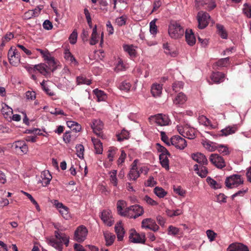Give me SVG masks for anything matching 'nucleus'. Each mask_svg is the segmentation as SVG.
Wrapping results in <instances>:
<instances>
[{
	"mask_svg": "<svg viewBox=\"0 0 251 251\" xmlns=\"http://www.w3.org/2000/svg\"><path fill=\"white\" fill-rule=\"evenodd\" d=\"M67 125L72 129L73 131H74L76 132H79L81 129V126L78 123L75 122H68L67 123Z\"/></svg>",
	"mask_w": 251,
	"mask_h": 251,
	"instance_id": "72a5a7b5",
	"label": "nucleus"
},
{
	"mask_svg": "<svg viewBox=\"0 0 251 251\" xmlns=\"http://www.w3.org/2000/svg\"><path fill=\"white\" fill-rule=\"evenodd\" d=\"M110 181L115 186H116L118 184V180L116 177L117 171L113 170L110 173Z\"/></svg>",
	"mask_w": 251,
	"mask_h": 251,
	"instance_id": "79ce46f5",
	"label": "nucleus"
},
{
	"mask_svg": "<svg viewBox=\"0 0 251 251\" xmlns=\"http://www.w3.org/2000/svg\"><path fill=\"white\" fill-rule=\"evenodd\" d=\"M64 58L69 61L71 63L75 62L76 63V61L74 56L70 52L69 50H66L64 53Z\"/></svg>",
	"mask_w": 251,
	"mask_h": 251,
	"instance_id": "ea45409f",
	"label": "nucleus"
},
{
	"mask_svg": "<svg viewBox=\"0 0 251 251\" xmlns=\"http://www.w3.org/2000/svg\"><path fill=\"white\" fill-rule=\"evenodd\" d=\"M43 26L47 30H50L52 28V24L49 20H46L43 23Z\"/></svg>",
	"mask_w": 251,
	"mask_h": 251,
	"instance_id": "774afa93",
	"label": "nucleus"
},
{
	"mask_svg": "<svg viewBox=\"0 0 251 251\" xmlns=\"http://www.w3.org/2000/svg\"><path fill=\"white\" fill-rule=\"evenodd\" d=\"M88 234L87 228L83 225L78 226L74 234V239L78 242H82L86 238Z\"/></svg>",
	"mask_w": 251,
	"mask_h": 251,
	"instance_id": "423d86ee",
	"label": "nucleus"
},
{
	"mask_svg": "<svg viewBox=\"0 0 251 251\" xmlns=\"http://www.w3.org/2000/svg\"><path fill=\"white\" fill-rule=\"evenodd\" d=\"M162 90V84H153L151 87V93L154 97L159 96Z\"/></svg>",
	"mask_w": 251,
	"mask_h": 251,
	"instance_id": "b1692460",
	"label": "nucleus"
},
{
	"mask_svg": "<svg viewBox=\"0 0 251 251\" xmlns=\"http://www.w3.org/2000/svg\"><path fill=\"white\" fill-rule=\"evenodd\" d=\"M103 234L106 242V245L107 246H111L115 240V236L108 232H104Z\"/></svg>",
	"mask_w": 251,
	"mask_h": 251,
	"instance_id": "2f4dec72",
	"label": "nucleus"
},
{
	"mask_svg": "<svg viewBox=\"0 0 251 251\" xmlns=\"http://www.w3.org/2000/svg\"><path fill=\"white\" fill-rule=\"evenodd\" d=\"M168 33L172 38L178 39L183 36L184 29L179 23L172 21L169 25Z\"/></svg>",
	"mask_w": 251,
	"mask_h": 251,
	"instance_id": "f03ea898",
	"label": "nucleus"
},
{
	"mask_svg": "<svg viewBox=\"0 0 251 251\" xmlns=\"http://www.w3.org/2000/svg\"><path fill=\"white\" fill-rule=\"evenodd\" d=\"M185 39L187 44L193 46L196 43V38L192 29H186L185 31Z\"/></svg>",
	"mask_w": 251,
	"mask_h": 251,
	"instance_id": "6ab92c4d",
	"label": "nucleus"
},
{
	"mask_svg": "<svg viewBox=\"0 0 251 251\" xmlns=\"http://www.w3.org/2000/svg\"><path fill=\"white\" fill-rule=\"evenodd\" d=\"M90 126L96 135L98 136H101L102 135V130L103 129V125L100 120L94 119L90 124Z\"/></svg>",
	"mask_w": 251,
	"mask_h": 251,
	"instance_id": "f8f14e48",
	"label": "nucleus"
},
{
	"mask_svg": "<svg viewBox=\"0 0 251 251\" xmlns=\"http://www.w3.org/2000/svg\"><path fill=\"white\" fill-rule=\"evenodd\" d=\"M59 211L64 219H68L70 217V215L69 213V208L67 206H65L62 209H60Z\"/></svg>",
	"mask_w": 251,
	"mask_h": 251,
	"instance_id": "49530a36",
	"label": "nucleus"
},
{
	"mask_svg": "<svg viewBox=\"0 0 251 251\" xmlns=\"http://www.w3.org/2000/svg\"><path fill=\"white\" fill-rule=\"evenodd\" d=\"M168 154L161 153L159 155V160L162 166L166 169H169Z\"/></svg>",
	"mask_w": 251,
	"mask_h": 251,
	"instance_id": "c756f323",
	"label": "nucleus"
},
{
	"mask_svg": "<svg viewBox=\"0 0 251 251\" xmlns=\"http://www.w3.org/2000/svg\"><path fill=\"white\" fill-rule=\"evenodd\" d=\"M94 94L96 95L98 101H105L107 97L105 93L98 89H95L93 90Z\"/></svg>",
	"mask_w": 251,
	"mask_h": 251,
	"instance_id": "c85d7f7f",
	"label": "nucleus"
},
{
	"mask_svg": "<svg viewBox=\"0 0 251 251\" xmlns=\"http://www.w3.org/2000/svg\"><path fill=\"white\" fill-rule=\"evenodd\" d=\"M156 19H154L150 24V32L152 34H155L157 32V27L155 25Z\"/></svg>",
	"mask_w": 251,
	"mask_h": 251,
	"instance_id": "3c124183",
	"label": "nucleus"
},
{
	"mask_svg": "<svg viewBox=\"0 0 251 251\" xmlns=\"http://www.w3.org/2000/svg\"><path fill=\"white\" fill-rule=\"evenodd\" d=\"M192 158L198 163L202 165L207 164L208 161L205 156L201 153L197 152L191 155Z\"/></svg>",
	"mask_w": 251,
	"mask_h": 251,
	"instance_id": "a211bd4d",
	"label": "nucleus"
},
{
	"mask_svg": "<svg viewBox=\"0 0 251 251\" xmlns=\"http://www.w3.org/2000/svg\"><path fill=\"white\" fill-rule=\"evenodd\" d=\"M202 144L203 147L209 151H214L217 149L218 144L210 141H203Z\"/></svg>",
	"mask_w": 251,
	"mask_h": 251,
	"instance_id": "bb28decb",
	"label": "nucleus"
},
{
	"mask_svg": "<svg viewBox=\"0 0 251 251\" xmlns=\"http://www.w3.org/2000/svg\"><path fill=\"white\" fill-rule=\"evenodd\" d=\"M194 167L195 171H197V174L201 177H205L207 176L208 174V171L206 167L203 166H199L196 164L194 165Z\"/></svg>",
	"mask_w": 251,
	"mask_h": 251,
	"instance_id": "393cba45",
	"label": "nucleus"
},
{
	"mask_svg": "<svg viewBox=\"0 0 251 251\" xmlns=\"http://www.w3.org/2000/svg\"><path fill=\"white\" fill-rule=\"evenodd\" d=\"M115 231L117 234L118 240L122 241L125 235V230L122 225V222L117 223L115 226Z\"/></svg>",
	"mask_w": 251,
	"mask_h": 251,
	"instance_id": "412c9836",
	"label": "nucleus"
},
{
	"mask_svg": "<svg viewBox=\"0 0 251 251\" xmlns=\"http://www.w3.org/2000/svg\"><path fill=\"white\" fill-rule=\"evenodd\" d=\"M129 238L131 242L133 243H144L145 242V233L139 234L134 229L130 230Z\"/></svg>",
	"mask_w": 251,
	"mask_h": 251,
	"instance_id": "6e6552de",
	"label": "nucleus"
},
{
	"mask_svg": "<svg viewBox=\"0 0 251 251\" xmlns=\"http://www.w3.org/2000/svg\"><path fill=\"white\" fill-rule=\"evenodd\" d=\"M116 149L114 147L109 148L107 155V157L109 161L112 162L113 161V157L116 153Z\"/></svg>",
	"mask_w": 251,
	"mask_h": 251,
	"instance_id": "603ef678",
	"label": "nucleus"
},
{
	"mask_svg": "<svg viewBox=\"0 0 251 251\" xmlns=\"http://www.w3.org/2000/svg\"><path fill=\"white\" fill-rule=\"evenodd\" d=\"M55 239L51 241L52 246L59 251L63 248V243L67 247L69 243V237L63 233L55 231Z\"/></svg>",
	"mask_w": 251,
	"mask_h": 251,
	"instance_id": "7ed1b4c3",
	"label": "nucleus"
},
{
	"mask_svg": "<svg viewBox=\"0 0 251 251\" xmlns=\"http://www.w3.org/2000/svg\"><path fill=\"white\" fill-rule=\"evenodd\" d=\"M184 83L181 81H176L173 84V90L175 92L179 91L183 87Z\"/></svg>",
	"mask_w": 251,
	"mask_h": 251,
	"instance_id": "37998d69",
	"label": "nucleus"
},
{
	"mask_svg": "<svg viewBox=\"0 0 251 251\" xmlns=\"http://www.w3.org/2000/svg\"><path fill=\"white\" fill-rule=\"evenodd\" d=\"M199 123L204 126H208L210 124V120L203 115L200 116L198 118Z\"/></svg>",
	"mask_w": 251,
	"mask_h": 251,
	"instance_id": "09e8293b",
	"label": "nucleus"
},
{
	"mask_svg": "<svg viewBox=\"0 0 251 251\" xmlns=\"http://www.w3.org/2000/svg\"><path fill=\"white\" fill-rule=\"evenodd\" d=\"M126 205V201L119 200L117 203V209L119 214L122 216L136 219L144 213L143 207L139 205H133L123 209Z\"/></svg>",
	"mask_w": 251,
	"mask_h": 251,
	"instance_id": "f257e3e1",
	"label": "nucleus"
},
{
	"mask_svg": "<svg viewBox=\"0 0 251 251\" xmlns=\"http://www.w3.org/2000/svg\"><path fill=\"white\" fill-rule=\"evenodd\" d=\"M35 69H36V71H38L41 74L45 76L46 77H48L50 75V72L49 71V69H48L47 65L45 63H40L38 65H36Z\"/></svg>",
	"mask_w": 251,
	"mask_h": 251,
	"instance_id": "aec40b11",
	"label": "nucleus"
},
{
	"mask_svg": "<svg viewBox=\"0 0 251 251\" xmlns=\"http://www.w3.org/2000/svg\"><path fill=\"white\" fill-rule=\"evenodd\" d=\"M143 200L146 201L147 203L152 206H154L158 204V203L155 201L153 200L147 195L144 197Z\"/></svg>",
	"mask_w": 251,
	"mask_h": 251,
	"instance_id": "13d9d810",
	"label": "nucleus"
},
{
	"mask_svg": "<svg viewBox=\"0 0 251 251\" xmlns=\"http://www.w3.org/2000/svg\"><path fill=\"white\" fill-rule=\"evenodd\" d=\"M76 151L77 156L80 158H83V152L84 151V147L81 144H78L76 146Z\"/></svg>",
	"mask_w": 251,
	"mask_h": 251,
	"instance_id": "a19ab883",
	"label": "nucleus"
},
{
	"mask_svg": "<svg viewBox=\"0 0 251 251\" xmlns=\"http://www.w3.org/2000/svg\"><path fill=\"white\" fill-rule=\"evenodd\" d=\"M176 129L179 133L185 138L193 139L196 137V131L195 129L187 125L183 126L178 125L176 126Z\"/></svg>",
	"mask_w": 251,
	"mask_h": 251,
	"instance_id": "20e7f679",
	"label": "nucleus"
},
{
	"mask_svg": "<svg viewBox=\"0 0 251 251\" xmlns=\"http://www.w3.org/2000/svg\"><path fill=\"white\" fill-rule=\"evenodd\" d=\"M163 48L164 49V52L166 54H169L173 57H175L176 55V52L171 51L170 46L168 43L164 44Z\"/></svg>",
	"mask_w": 251,
	"mask_h": 251,
	"instance_id": "8fccbe9b",
	"label": "nucleus"
},
{
	"mask_svg": "<svg viewBox=\"0 0 251 251\" xmlns=\"http://www.w3.org/2000/svg\"><path fill=\"white\" fill-rule=\"evenodd\" d=\"M243 182L241 176L235 174L227 177L225 181V184L228 188H233L243 184Z\"/></svg>",
	"mask_w": 251,
	"mask_h": 251,
	"instance_id": "39448f33",
	"label": "nucleus"
},
{
	"mask_svg": "<svg viewBox=\"0 0 251 251\" xmlns=\"http://www.w3.org/2000/svg\"><path fill=\"white\" fill-rule=\"evenodd\" d=\"M206 234L208 239L211 242L215 240V238L217 235V234L215 232L210 229L206 231Z\"/></svg>",
	"mask_w": 251,
	"mask_h": 251,
	"instance_id": "e2e57ef3",
	"label": "nucleus"
},
{
	"mask_svg": "<svg viewBox=\"0 0 251 251\" xmlns=\"http://www.w3.org/2000/svg\"><path fill=\"white\" fill-rule=\"evenodd\" d=\"M179 230L178 228L170 226L168 227V234L176 235L178 234Z\"/></svg>",
	"mask_w": 251,
	"mask_h": 251,
	"instance_id": "052dcab7",
	"label": "nucleus"
},
{
	"mask_svg": "<svg viewBox=\"0 0 251 251\" xmlns=\"http://www.w3.org/2000/svg\"><path fill=\"white\" fill-rule=\"evenodd\" d=\"M206 181L211 187L215 189L220 188V185L215 180L210 177H207Z\"/></svg>",
	"mask_w": 251,
	"mask_h": 251,
	"instance_id": "de8ad7c7",
	"label": "nucleus"
},
{
	"mask_svg": "<svg viewBox=\"0 0 251 251\" xmlns=\"http://www.w3.org/2000/svg\"><path fill=\"white\" fill-rule=\"evenodd\" d=\"M12 147H14L16 151L20 150L23 153H26L28 151V147L24 141H15L12 144Z\"/></svg>",
	"mask_w": 251,
	"mask_h": 251,
	"instance_id": "dca6fc26",
	"label": "nucleus"
},
{
	"mask_svg": "<svg viewBox=\"0 0 251 251\" xmlns=\"http://www.w3.org/2000/svg\"><path fill=\"white\" fill-rule=\"evenodd\" d=\"M154 118L155 122L161 126L167 125L170 122L168 116L162 114H158L155 115Z\"/></svg>",
	"mask_w": 251,
	"mask_h": 251,
	"instance_id": "2eb2a0df",
	"label": "nucleus"
},
{
	"mask_svg": "<svg viewBox=\"0 0 251 251\" xmlns=\"http://www.w3.org/2000/svg\"><path fill=\"white\" fill-rule=\"evenodd\" d=\"M77 33L76 30H74L69 37L70 42L71 44H75L76 42Z\"/></svg>",
	"mask_w": 251,
	"mask_h": 251,
	"instance_id": "6e6d98bb",
	"label": "nucleus"
},
{
	"mask_svg": "<svg viewBox=\"0 0 251 251\" xmlns=\"http://www.w3.org/2000/svg\"><path fill=\"white\" fill-rule=\"evenodd\" d=\"M216 27L218 34L223 39H226L227 38V33L223 25L217 24Z\"/></svg>",
	"mask_w": 251,
	"mask_h": 251,
	"instance_id": "473e14b6",
	"label": "nucleus"
},
{
	"mask_svg": "<svg viewBox=\"0 0 251 251\" xmlns=\"http://www.w3.org/2000/svg\"><path fill=\"white\" fill-rule=\"evenodd\" d=\"M153 191L155 195L160 198L164 197L167 195V192L161 187H156Z\"/></svg>",
	"mask_w": 251,
	"mask_h": 251,
	"instance_id": "e433bc0d",
	"label": "nucleus"
},
{
	"mask_svg": "<svg viewBox=\"0 0 251 251\" xmlns=\"http://www.w3.org/2000/svg\"><path fill=\"white\" fill-rule=\"evenodd\" d=\"M225 77V75L219 72H213L210 76L211 79L213 82L216 83H220L223 82Z\"/></svg>",
	"mask_w": 251,
	"mask_h": 251,
	"instance_id": "4be33fe9",
	"label": "nucleus"
},
{
	"mask_svg": "<svg viewBox=\"0 0 251 251\" xmlns=\"http://www.w3.org/2000/svg\"><path fill=\"white\" fill-rule=\"evenodd\" d=\"M36 50L39 51L41 55L42 56V57L44 58V60L48 58V57L50 55V52L49 51L47 50H42L40 49H36Z\"/></svg>",
	"mask_w": 251,
	"mask_h": 251,
	"instance_id": "864d4df0",
	"label": "nucleus"
},
{
	"mask_svg": "<svg viewBox=\"0 0 251 251\" xmlns=\"http://www.w3.org/2000/svg\"><path fill=\"white\" fill-rule=\"evenodd\" d=\"M76 82L78 85L86 84L89 85L91 83V80L87 79L83 76H79L76 78Z\"/></svg>",
	"mask_w": 251,
	"mask_h": 251,
	"instance_id": "f704fd0d",
	"label": "nucleus"
},
{
	"mask_svg": "<svg viewBox=\"0 0 251 251\" xmlns=\"http://www.w3.org/2000/svg\"><path fill=\"white\" fill-rule=\"evenodd\" d=\"M128 176L130 179L135 180L140 176V172L138 170L131 168Z\"/></svg>",
	"mask_w": 251,
	"mask_h": 251,
	"instance_id": "4c0bfd02",
	"label": "nucleus"
},
{
	"mask_svg": "<svg viewBox=\"0 0 251 251\" xmlns=\"http://www.w3.org/2000/svg\"><path fill=\"white\" fill-rule=\"evenodd\" d=\"M174 191L176 194L181 196H184L185 194V191L181 189L180 186H177V187H174Z\"/></svg>",
	"mask_w": 251,
	"mask_h": 251,
	"instance_id": "338daca9",
	"label": "nucleus"
},
{
	"mask_svg": "<svg viewBox=\"0 0 251 251\" xmlns=\"http://www.w3.org/2000/svg\"><path fill=\"white\" fill-rule=\"evenodd\" d=\"M126 16H122L116 18L115 23L119 26H122L126 25Z\"/></svg>",
	"mask_w": 251,
	"mask_h": 251,
	"instance_id": "a18cd8bd",
	"label": "nucleus"
},
{
	"mask_svg": "<svg viewBox=\"0 0 251 251\" xmlns=\"http://www.w3.org/2000/svg\"><path fill=\"white\" fill-rule=\"evenodd\" d=\"M171 144L180 150L184 149L187 146L186 140L178 135L174 136L171 138Z\"/></svg>",
	"mask_w": 251,
	"mask_h": 251,
	"instance_id": "1a4fd4ad",
	"label": "nucleus"
},
{
	"mask_svg": "<svg viewBox=\"0 0 251 251\" xmlns=\"http://www.w3.org/2000/svg\"><path fill=\"white\" fill-rule=\"evenodd\" d=\"M209 160L218 168L222 169L226 166L224 158L217 154H212L209 157Z\"/></svg>",
	"mask_w": 251,
	"mask_h": 251,
	"instance_id": "9d476101",
	"label": "nucleus"
},
{
	"mask_svg": "<svg viewBox=\"0 0 251 251\" xmlns=\"http://www.w3.org/2000/svg\"><path fill=\"white\" fill-rule=\"evenodd\" d=\"M152 220L151 218L144 219L142 222V227L146 228H149Z\"/></svg>",
	"mask_w": 251,
	"mask_h": 251,
	"instance_id": "680f3d73",
	"label": "nucleus"
},
{
	"mask_svg": "<svg viewBox=\"0 0 251 251\" xmlns=\"http://www.w3.org/2000/svg\"><path fill=\"white\" fill-rule=\"evenodd\" d=\"M244 8L243 9L244 13L246 16L249 17H251V5L245 3L244 5Z\"/></svg>",
	"mask_w": 251,
	"mask_h": 251,
	"instance_id": "4d7b16f0",
	"label": "nucleus"
},
{
	"mask_svg": "<svg viewBox=\"0 0 251 251\" xmlns=\"http://www.w3.org/2000/svg\"><path fill=\"white\" fill-rule=\"evenodd\" d=\"M45 178H43V182L46 185L49 184L52 178V176L50 174L49 171L44 172Z\"/></svg>",
	"mask_w": 251,
	"mask_h": 251,
	"instance_id": "bf43d9fd",
	"label": "nucleus"
},
{
	"mask_svg": "<svg viewBox=\"0 0 251 251\" xmlns=\"http://www.w3.org/2000/svg\"><path fill=\"white\" fill-rule=\"evenodd\" d=\"M8 57L10 63L13 66H17L20 62V55L17 50H12L11 48L8 51Z\"/></svg>",
	"mask_w": 251,
	"mask_h": 251,
	"instance_id": "9b49d317",
	"label": "nucleus"
},
{
	"mask_svg": "<svg viewBox=\"0 0 251 251\" xmlns=\"http://www.w3.org/2000/svg\"><path fill=\"white\" fill-rule=\"evenodd\" d=\"M237 130V128L236 126H228L221 130L222 134L220 135L222 136H227L229 135L234 133Z\"/></svg>",
	"mask_w": 251,
	"mask_h": 251,
	"instance_id": "a878e982",
	"label": "nucleus"
},
{
	"mask_svg": "<svg viewBox=\"0 0 251 251\" xmlns=\"http://www.w3.org/2000/svg\"><path fill=\"white\" fill-rule=\"evenodd\" d=\"M118 141L121 142L129 137V132L126 130H122L120 134L117 135Z\"/></svg>",
	"mask_w": 251,
	"mask_h": 251,
	"instance_id": "c9c22d12",
	"label": "nucleus"
},
{
	"mask_svg": "<svg viewBox=\"0 0 251 251\" xmlns=\"http://www.w3.org/2000/svg\"><path fill=\"white\" fill-rule=\"evenodd\" d=\"M25 96L27 99L33 100L36 98V94L34 91H28L25 93Z\"/></svg>",
	"mask_w": 251,
	"mask_h": 251,
	"instance_id": "69168bd1",
	"label": "nucleus"
},
{
	"mask_svg": "<svg viewBox=\"0 0 251 251\" xmlns=\"http://www.w3.org/2000/svg\"><path fill=\"white\" fill-rule=\"evenodd\" d=\"M92 141L94 146L96 153L97 154H101L103 151L102 143L98 139L95 138H92Z\"/></svg>",
	"mask_w": 251,
	"mask_h": 251,
	"instance_id": "cd10ccee",
	"label": "nucleus"
},
{
	"mask_svg": "<svg viewBox=\"0 0 251 251\" xmlns=\"http://www.w3.org/2000/svg\"><path fill=\"white\" fill-rule=\"evenodd\" d=\"M210 18L209 15L207 13L202 11L199 12L197 15L199 23L198 27L200 29H203L206 27L208 24Z\"/></svg>",
	"mask_w": 251,
	"mask_h": 251,
	"instance_id": "0eeeda50",
	"label": "nucleus"
},
{
	"mask_svg": "<svg viewBox=\"0 0 251 251\" xmlns=\"http://www.w3.org/2000/svg\"><path fill=\"white\" fill-rule=\"evenodd\" d=\"M217 150L219 152L223 153L224 155L229 154L228 149L226 146L218 144Z\"/></svg>",
	"mask_w": 251,
	"mask_h": 251,
	"instance_id": "c03bdc74",
	"label": "nucleus"
},
{
	"mask_svg": "<svg viewBox=\"0 0 251 251\" xmlns=\"http://www.w3.org/2000/svg\"><path fill=\"white\" fill-rule=\"evenodd\" d=\"M131 86V85L129 82L126 81H124L121 83L119 88L121 90L127 92L130 90Z\"/></svg>",
	"mask_w": 251,
	"mask_h": 251,
	"instance_id": "58836bf2",
	"label": "nucleus"
},
{
	"mask_svg": "<svg viewBox=\"0 0 251 251\" xmlns=\"http://www.w3.org/2000/svg\"><path fill=\"white\" fill-rule=\"evenodd\" d=\"M161 134V140L168 146H170L171 145V141H169V139L167 136L166 135L165 132L161 131L160 132Z\"/></svg>",
	"mask_w": 251,
	"mask_h": 251,
	"instance_id": "0e129e2a",
	"label": "nucleus"
},
{
	"mask_svg": "<svg viewBox=\"0 0 251 251\" xmlns=\"http://www.w3.org/2000/svg\"><path fill=\"white\" fill-rule=\"evenodd\" d=\"M227 251H249L247 246L241 243H232L227 249Z\"/></svg>",
	"mask_w": 251,
	"mask_h": 251,
	"instance_id": "f3484780",
	"label": "nucleus"
},
{
	"mask_svg": "<svg viewBox=\"0 0 251 251\" xmlns=\"http://www.w3.org/2000/svg\"><path fill=\"white\" fill-rule=\"evenodd\" d=\"M45 61L48 64V69H49L50 72H53L56 69V62L53 57L50 55Z\"/></svg>",
	"mask_w": 251,
	"mask_h": 251,
	"instance_id": "5701e85b",
	"label": "nucleus"
},
{
	"mask_svg": "<svg viewBox=\"0 0 251 251\" xmlns=\"http://www.w3.org/2000/svg\"><path fill=\"white\" fill-rule=\"evenodd\" d=\"M100 218L103 223L109 226H111L114 222L111 212L109 210H103L101 212Z\"/></svg>",
	"mask_w": 251,
	"mask_h": 251,
	"instance_id": "ddd939ff",
	"label": "nucleus"
},
{
	"mask_svg": "<svg viewBox=\"0 0 251 251\" xmlns=\"http://www.w3.org/2000/svg\"><path fill=\"white\" fill-rule=\"evenodd\" d=\"M187 100L186 96L184 93L180 92L179 93L175 99L174 100V103L176 105L181 104L184 103Z\"/></svg>",
	"mask_w": 251,
	"mask_h": 251,
	"instance_id": "7c9ffc66",
	"label": "nucleus"
},
{
	"mask_svg": "<svg viewBox=\"0 0 251 251\" xmlns=\"http://www.w3.org/2000/svg\"><path fill=\"white\" fill-rule=\"evenodd\" d=\"M124 50L129 56V58L133 59L137 56V47L133 45L125 44L123 46Z\"/></svg>",
	"mask_w": 251,
	"mask_h": 251,
	"instance_id": "4468645a",
	"label": "nucleus"
},
{
	"mask_svg": "<svg viewBox=\"0 0 251 251\" xmlns=\"http://www.w3.org/2000/svg\"><path fill=\"white\" fill-rule=\"evenodd\" d=\"M229 63V57L222 58L217 62V66L219 67H225L226 64Z\"/></svg>",
	"mask_w": 251,
	"mask_h": 251,
	"instance_id": "5fc2aeb1",
	"label": "nucleus"
}]
</instances>
